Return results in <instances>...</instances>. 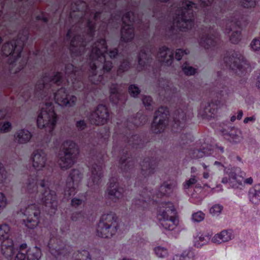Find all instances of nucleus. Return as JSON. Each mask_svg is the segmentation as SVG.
<instances>
[{
    "label": "nucleus",
    "instance_id": "1",
    "mask_svg": "<svg viewBox=\"0 0 260 260\" xmlns=\"http://www.w3.org/2000/svg\"><path fill=\"white\" fill-rule=\"evenodd\" d=\"M80 3L82 8L75 3L72 9L73 12L85 11L84 17L75 26L68 30L66 39L70 40L72 53H75L77 56H81L86 52L89 55L88 71L86 76H88L90 84H86L83 82V73L80 75L77 68L72 64L66 66L64 78L61 72H57L51 75L45 74L43 78L38 81L35 86L34 98L39 100H44L46 103L42 107L38 115L37 125L39 128H45L49 133L54 130L57 121V115L52 104L53 99L62 106H74L76 102V97L70 96L65 87H68L70 84L74 90L83 91L84 98H87L89 94L94 92L95 87L99 83L103 84V73L108 72L112 68V63L106 60V55H108L112 59L118 55L116 48L108 52L106 41L104 38L95 42L91 49L86 48L87 42L93 39L95 24L100 19L101 12L89 13L87 4L83 1Z\"/></svg>",
    "mask_w": 260,
    "mask_h": 260
},
{
    "label": "nucleus",
    "instance_id": "2",
    "mask_svg": "<svg viewBox=\"0 0 260 260\" xmlns=\"http://www.w3.org/2000/svg\"><path fill=\"white\" fill-rule=\"evenodd\" d=\"M32 166L36 170V175L30 176L23 186L24 189L31 198V202L25 210L21 209V212L25 216L23 222L26 226L34 229L38 225L41 211L39 206L48 214H55L57 206L56 196L52 190L53 184L51 175L53 172L52 165L46 163V155L42 150L35 151L31 157Z\"/></svg>",
    "mask_w": 260,
    "mask_h": 260
},
{
    "label": "nucleus",
    "instance_id": "3",
    "mask_svg": "<svg viewBox=\"0 0 260 260\" xmlns=\"http://www.w3.org/2000/svg\"><path fill=\"white\" fill-rule=\"evenodd\" d=\"M143 188L140 197L144 198L145 201L136 199L133 201L132 208L134 209H142L149 207L151 205H156V218L159 226L168 231H173L179 224V220L175 206L168 199L173 193L176 186V182L168 180L161 185L159 189L155 193L151 190L148 191L145 185L139 180L136 182V186Z\"/></svg>",
    "mask_w": 260,
    "mask_h": 260
},
{
    "label": "nucleus",
    "instance_id": "4",
    "mask_svg": "<svg viewBox=\"0 0 260 260\" xmlns=\"http://www.w3.org/2000/svg\"><path fill=\"white\" fill-rule=\"evenodd\" d=\"M192 116V110L189 109L188 106H186L183 104L178 106L172 115L170 114L168 108L160 107L155 113L152 128L155 133H160L166 128L169 118L172 119V132L180 134L179 144L182 148L188 149V146H191L190 143L192 141V136L190 133H184L185 129L183 128L187 119Z\"/></svg>",
    "mask_w": 260,
    "mask_h": 260
},
{
    "label": "nucleus",
    "instance_id": "5",
    "mask_svg": "<svg viewBox=\"0 0 260 260\" xmlns=\"http://www.w3.org/2000/svg\"><path fill=\"white\" fill-rule=\"evenodd\" d=\"M200 143H197L196 147H191L188 151L190 157L192 158H199L205 155H213L218 159L220 161H215L214 166H217L219 169L224 168L225 171L229 176V181L233 188L242 189L244 184L251 185L253 183V179L249 177L245 179L246 174L242 171L239 167H233L231 169H228L227 162L225 161V158L221 155L223 153V148L217 145L209 144L204 143L199 147Z\"/></svg>",
    "mask_w": 260,
    "mask_h": 260
},
{
    "label": "nucleus",
    "instance_id": "6",
    "mask_svg": "<svg viewBox=\"0 0 260 260\" xmlns=\"http://www.w3.org/2000/svg\"><path fill=\"white\" fill-rule=\"evenodd\" d=\"M213 0H199L200 5L203 10L204 23L207 25L205 28H201L199 35L200 45L206 49L217 48L220 43V39L216 31L208 23H217V18L223 15L226 12L225 5L222 4L218 8L215 5H212Z\"/></svg>",
    "mask_w": 260,
    "mask_h": 260
},
{
    "label": "nucleus",
    "instance_id": "7",
    "mask_svg": "<svg viewBox=\"0 0 260 260\" xmlns=\"http://www.w3.org/2000/svg\"><path fill=\"white\" fill-rule=\"evenodd\" d=\"M10 229L8 224L0 225V240L2 243L3 254L9 260H11L16 254L14 260H39L41 256V251L37 247L27 250V245L21 244L19 248L14 247L13 240L10 238Z\"/></svg>",
    "mask_w": 260,
    "mask_h": 260
},
{
    "label": "nucleus",
    "instance_id": "8",
    "mask_svg": "<svg viewBox=\"0 0 260 260\" xmlns=\"http://www.w3.org/2000/svg\"><path fill=\"white\" fill-rule=\"evenodd\" d=\"M218 79L216 81V85L211 91L210 94L215 95V98L211 102L207 103V106L203 103L201 105V108L199 111L200 114L203 118L210 119L215 118L218 108L223 106L226 102L231 98L235 92V87L229 84L225 79H222L218 75Z\"/></svg>",
    "mask_w": 260,
    "mask_h": 260
},
{
    "label": "nucleus",
    "instance_id": "9",
    "mask_svg": "<svg viewBox=\"0 0 260 260\" xmlns=\"http://www.w3.org/2000/svg\"><path fill=\"white\" fill-rule=\"evenodd\" d=\"M199 9L196 4L188 1H183L176 10L173 25L180 30L186 31L194 25V17Z\"/></svg>",
    "mask_w": 260,
    "mask_h": 260
},
{
    "label": "nucleus",
    "instance_id": "10",
    "mask_svg": "<svg viewBox=\"0 0 260 260\" xmlns=\"http://www.w3.org/2000/svg\"><path fill=\"white\" fill-rule=\"evenodd\" d=\"M129 131L124 128L122 134L119 137H121L125 143V148L122 150L123 155L120 159V167L123 172H127L131 170L134 167L135 161L132 157L128 156L127 150L131 151V149L142 148L144 146V141L142 140L141 137L138 135H134V133L129 134Z\"/></svg>",
    "mask_w": 260,
    "mask_h": 260
},
{
    "label": "nucleus",
    "instance_id": "11",
    "mask_svg": "<svg viewBox=\"0 0 260 260\" xmlns=\"http://www.w3.org/2000/svg\"><path fill=\"white\" fill-rule=\"evenodd\" d=\"M155 56L157 60L162 63H166L167 66L171 65L174 58L173 50L165 46L162 47L159 49L157 52H155L153 48L146 50L143 49L139 54L138 60V71L147 70L148 67H150L152 62L151 55Z\"/></svg>",
    "mask_w": 260,
    "mask_h": 260
},
{
    "label": "nucleus",
    "instance_id": "12",
    "mask_svg": "<svg viewBox=\"0 0 260 260\" xmlns=\"http://www.w3.org/2000/svg\"><path fill=\"white\" fill-rule=\"evenodd\" d=\"M122 26L121 30L122 41L128 42L134 37L135 26L143 36L147 33L149 27L148 23H144L139 15L132 11L125 13L121 18Z\"/></svg>",
    "mask_w": 260,
    "mask_h": 260
},
{
    "label": "nucleus",
    "instance_id": "13",
    "mask_svg": "<svg viewBox=\"0 0 260 260\" xmlns=\"http://www.w3.org/2000/svg\"><path fill=\"white\" fill-rule=\"evenodd\" d=\"M246 19L240 13L236 12L231 15L225 20H223L222 27L225 33L230 34L233 31L230 37L231 42L233 44H237L241 39V26L245 25Z\"/></svg>",
    "mask_w": 260,
    "mask_h": 260
},
{
    "label": "nucleus",
    "instance_id": "14",
    "mask_svg": "<svg viewBox=\"0 0 260 260\" xmlns=\"http://www.w3.org/2000/svg\"><path fill=\"white\" fill-rule=\"evenodd\" d=\"M223 62L226 69L233 70L238 75H244L251 70L248 61L239 51L227 53L223 58Z\"/></svg>",
    "mask_w": 260,
    "mask_h": 260
},
{
    "label": "nucleus",
    "instance_id": "15",
    "mask_svg": "<svg viewBox=\"0 0 260 260\" xmlns=\"http://www.w3.org/2000/svg\"><path fill=\"white\" fill-rule=\"evenodd\" d=\"M118 226L117 217L114 213L103 214L98 225L97 235L104 238L112 237L117 232Z\"/></svg>",
    "mask_w": 260,
    "mask_h": 260
},
{
    "label": "nucleus",
    "instance_id": "16",
    "mask_svg": "<svg viewBox=\"0 0 260 260\" xmlns=\"http://www.w3.org/2000/svg\"><path fill=\"white\" fill-rule=\"evenodd\" d=\"M63 156L60 157L58 164L61 169L66 170L71 167L76 161L79 153L77 145L71 141H67L61 145Z\"/></svg>",
    "mask_w": 260,
    "mask_h": 260
},
{
    "label": "nucleus",
    "instance_id": "17",
    "mask_svg": "<svg viewBox=\"0 0 260 260\" xmlns=\"http://www.w3.org/2000/svg\"><path fill=\"white\" fill-rule=\"evenodd\" d=\"M28 38V30H23L20 32L16 40H13L4 44L2 48V52L6 56L12 55L17 59L21 56L24 44Z\"/></svg>",
    "mask_w": 260,
    "mask_h": 260
},
{
    "label": "nucleus",
    "instance_id": "18",
    "mask_svg": "<svg viewBox=\"0 0 260 260\" xmlns=\"http://www.w3.org/2000/svg\"><path fill=\"white\" fill-rule=\"evenodd\" d=\"M89 154L92 156V160L89 162L92 182L93 185H98L102 177L104 153L102 151L98 152L96 147L90 150Z\"/></svg>",
    "mask_w": 260,
    "mask_h": 260
},
{
    "label": "nucleus",
    "instance_id": "19",
    "mask_svg": "<svg viewBox=\"0 0 260 260\" xmlns=\"http://www.w3.org/2000/svg\"><path fill=\"white\" fill-rule=\"evenodd\" d=\"M55 231L52 230L50 232V239L48 244V247L52 255L57 258H61L62 257H68L69 255L70 250L71 249L70 246L64 245L62 241L58 236H54Z\"/></svg>",
    "mask_w": 260,
    "mask_h": 260
},
{
    "label": "nucleus",
    "instance_id": "20",
    "mask_svg": "<svg viewBox=\"0 0 260 260\" xmlns=\"http://www.w3.org/2000/svg\"><path fill=\"white\" fill-rule=\"evenodd\" d=\"M82 178V174L79 170H72L67 181L64 190V197L68 199L76 193V187Z\"/></svg>",
    "mask_w": 260,
    "mask_h": 260
},
{
    "label": "nucleus",
    "instance_id": "21",
    "mask_svg": "<svg viewBox=\"0 0 260 260\" xmlns=\"http://www.w3.org/2000/svg\"><path fill=\"white\" fill-rule=\"evenodd\" d=\"M109 117V114L107 107L99 105L96 110L90 114L89 120L92 124L101 125L105 123Z\"/></svg>",
    "mask_w": 260,
    "mask_h": 260
},
{
    "label": "nucleus",
    "instance_id": "22",
    "mask_svg": "<svg viewBox=\"0 0 260 260\" xmlns=\"http://www.w3.org/2000/svg\"><path fill=\"white\" fill-rule=\"evenodd\" d=\"M108 198L113 202H121L123 197V188L119 186L117 178L112 177L110 179V184L108 188Z\"/></svg>",
    "mask_w": 260,
    "mask_h": 260
},
{
    "label": "nucleus",
    "instance_id": "23",
    "mask_svg": "<svg viewBox=\"0 0 260 260\" xmlns=\"http://www.w3.org/2000/svg\"><path fill=\"white\" fill-rule=\"evenodd\" d=\"M148 118L144 115L138 113L136 116L128 119L126 123L124 124V128L129 131V134L134 133V130L137 127L144 124L147 121Z\"/></svg>",
    "mask_w": 260,
    "mask_h": 260
},
{
    "label": "nucleus",
    "instance_id": "24",
    "mask_svg": "<svg viewBox=\"0 0 260 260\" xmlns=\"http://www.w3.org/2000/svg\"><path fill=\"white\" fill-rule=\"evenodd\" d=\"M110 100L114 104L121 105L125 103L126 96L125 93L119 92L117 84H112L110 88Z\"/></svg>",
    "mask_w": 260,
    "mask_h": 260
},
{
    "label": "nucleus",
    "instance_id": "25",
    "mask_svg": "<svg viewBox=\"0 0 260 260\" xmlns=\"http://www.w3.org/2000/svg\"><path fill=\"white\" fill-rule=\"evenodd\" d=\"M141 173L143 176H144V178L146 176L153 174L155 170L156 167V160L152 158H146L144 159L142 164H141Z\"/></svg>",
    "mask_w": 260,
    "mask_h": 260
},
{
    "label": "nucleus",
    "instance_id": "26",
    "mask_svg": "<svg viewBox=\"0 0 260 260\" xmlns=\"http://www.w3.org/2000/svg\"><path fill=\"white\" fill-rule=\"evenodd\" d=\"M235 237L233 231L231 230H223L215 234L211 239V241L215 244H219L227 242Z\"/></svg>",
    "mask_w": 260,
    "mask_h": 260
},
{
    "label": "nucleus",
    "instance_id": "27",
    "mask_svg": "<svg viewBox=\"0 0 260 260\" xmlns=\"http://www.w3.org/2000/svg\"><path fill=\"white\" fill-rule=\"evenodd\" d=\"M211 236L209 233H198L194 235L193 244L196 247L201 248L204 245L208 243Z\"/></svg>",
    "mask_w": 260,
    "mask_h": 260
},
{
    "label": "nucleus",
    "instance_id": "28",
    "mask_svg": "<svg viewBox=\"0 0 260 260\" xmlns=\"http://www.w3.org/2000/svg\"><path fill=\"white\" fill-rule=\"evenodd\" d=\"M32 135L30 132L25 129L18 131L14 135L15 141L20 144H25L29 141Z\"/></svg>",
    "mask_w": 260,
    "mask_h": 260
},
{
    "label": "nucleus",
    "instance_id": "29",
    "mask_svg": "<svg viewBox=\"0 0 260 260\" xmlns=\"http://www.w3.org/2000/svg\"><path fill=\"white\" fill-rule=\"evenodd\" d=\"M248 196L250 201L253 204L260 203V184H255L250 188Z\"/></svg>",
    "mask_w": 260,
    "mask_h": 260
},
{
    "label": "nucleus",
    "instance_id": "30",
    "mask_svg": "<svg viewBox=\"0 0 260 260\" xmlns=\"http://www.w3.org/2000/svg\"><path fill=\"white\" fill-rule=\"evenodd\" d=\"M97 5L104 7L105 12L108 13V17L111 13V10L115 7L114 0H93Z\"/></svg>",
    "mask_w": 260,
    "mask_h": 260
},
{
    "label": "nucleus",
    "instance_id": "31",
    "mask_svg": "<svg viewBox=\"0 0 260 260\" xmlns=\"http://www.w3.org/2000/svg\"><path fill=\"white\" fill-rule=\"evenodd\" d=\"M160 87L164 90L165 96L173 97L176 92V89L173 88L172 84L168 80H163L160 83Z\"/></svg>",
    "mask_w": 260,
    "mask_h": 260
},
{
    "label": "nucleus",
    "instance_id": "32",
    "mask_svg": "<svg viewBox=\"0 0 260 260\" xmlns=\"http://www.w3.org/2000/svg\"><path fill=\"white\" fill-rule=\"evenodd\" d=\"M224 137L233 143H238L242 139L241 134L237 128H233L230 130L228 135H224Z\"/></svg>",
    "mask_w": 260,
    "mask_h": 260
},
{
    "label": "nucleus",
    "instance_id": "33",
    "mask_svg": "<svg viewBox=\"0 0 260 260\" xmlns=\"http://www.w3.org/2000/svg\"><path fill=\"white\" fill-rule=\"evenodd\" d=\"M202 190V188L200 184H197L196 185L195 189H194V191L196 192H193L191 194V202L195 204H200L202 198V197L199 195V194L201 192V191Z\"/></svg>",
    "mask_w": 260,
    "mask_h": 260
},
{
    "label": "nucleus",
    "instance_id": "34",
    "mask_svg": "<svg viewBox=\"0 0 260 260\" xmlns=\"http://www.w3.org/2000/svg\"><path fill=\"white\" fill-rule=\"evenodd\" d=\"M10 181V179L5 171L4 166L0 162V184L3 186H7Z\"/></svg>",
    "mask_w": 260,
    "mask_h": 260
},
{
    "label": "nucleus",
    "instance_id": "35",
    "mask_svg": "<svg viewBox=\"0 0 260 260\" xmlns=\"http://www.w3.org/2000/svg\"><path fill=\"white\" fill-rule=\"evenodd\" d=\"M73 257L74 260H91L89 252L86 250L74 253Z\"/></svg>",
    "mask_w": 260,
    "mask_h": 260
},
{
    "label": "nucleus",
    "instance_id": "36",
    "mask_svg": "<svg viewBox=\"0 0 260 260\" xmlns=\"http://www.w3.org/2000/svg\"><path fill=\"white\" fill-rule=\"evenodd\" d=\"M156 255L159 257H166L168 255V250L167 248L161 247L157 246L154 249Z\"/></svg>",
    "mask_w": 260,
    "mask_h": 260
},
{
    "label": "nucleus",
    "instance_id": "37",
    "mask_svg": "<svg viewBox=\"0 0 260 260\" xmlns=\"http://www.w3.org/2000/svg\"><path fill=\"white\" fill-rule=\"evenodd\" d=\"M130 68V63L127 59L124 60L121 63L117 71V75L120 76L124 72L127 71Z\"/></svg>",
    "mask_w": 260,
    "mask_h": 260
},
{
    "label": "nucleus",
    "instance_id": "38",
    "mask_svg": "<svg viewBox=\"0 0 260 260\" xmlns=\"http://www.w3.org/2000/svg\"><path fill=\"white\" fill-rule=\"evenodd\" d=\"M223 210V206L219 204H215L209 210V212L212 215H218Z\"/></svg>",
    "mask_w": 260,
    "mask_h": 260
},
{
    "label": "nucleus",
    "instance_id": "39",
    "mask_svg": "<svg viewBox=\"0 0 260 260\" xmlns=\"http://www.w3.org/2000/svg\"><path fill=\"white\" fill-rule=\"evenodd\" d=\"M182 71L186 75H192L195 74L196 69L189 66L186 62L182 67Z\"/></svg>",
    "mask_w": 260,
    "mask_h": 260
},
{
    "label": "nucleus",
    "instance_id": "40",
    "mask_svg": "<svg viewBox=\"0 0 260 260\" xmlns=\"http://www.w3.org/2000/svg\"><path fill=\"white\" fill-rule=\"evenodd\" d=\"M84 214V213L82 212L73 213L72 216V220L73 221H78L85 218L90 220V216H89L88 214H86L85 216Z\"/></svg>",
    "mask_w": 260,
    "mask_h": 260
},
{
    "label": "nucleus",
    "instance_id": "41",
    "mask_svg": "<svg viewBox=\"0 0 260 260\" xmlns=\"http://www.w3.org/2000/svg\"><path fill=\"white\" fill-rule=\"evenodd\" d=\"M241 6L244 8L254 7L256 5L255 0H238Z\"/></svg>",
    "mask_w": 260,
    "mask_h": 260
},
{
    "label": "nucleus",
    "instance_id": "42",
    "mask_svg": "<svg viewBox=\"0 0 260 260\" xmlns=\"http://www.w3.org/2000/svg\"><path fill=\"white\" fill-rule=\"evenodd\" d=\"M205 214L202 211H198L192 215V219L194 221L200 222L205 218Z\"/></svg>",
    "mask_w": 260,
    "mask_h": 260
},
{
    "label": "nucleus",
    "instance_id": "43",
    "mask_svg": "<svg viewBox=\"0 0 260 260\" xmlns=\"http://www.w3.org/2000/svg\"><path fill=\"white\" fill-rule=\"evenodd\" d=\"M142 101L146 108L148 110L152 109L151 103L152 102V98L150 96H145L142 99Z\"/></svg>",
    "mask_w": 260,
    "mask_h": 260
},
{
    "label": "nucleus",
    "instance_id": "44",
    "mask_svg": "<svg viewBox=\"0 0 260 260\" xmlns=\"http://www.w3.org/2000/svg\"><path fill=\"white\" fill-rule=\"evenodd\" d=\"M140 90L138 87L135 85H131L128 87V92L131 96L136 97L140 93Z\"/></svg>",
    "mask_w": 260,
    "mask_h": 260
},
{
    "label": "nucleus",
    "instance_id": "45",
    "mask_svg": "<svg viewBox=\"0 0 260 260\" xmlns=\"http://www.w3.org/2000/svg\"><path fill=\"white\" fill-rule=\"evenodd\" d=\"M250 46L251 48L254 51L260 49V38L253 39L251 43Z\"/></svg>",
    "mask_w": 260,
    "mask_h": 260
},
{
    "label": "nucleus",
    "instance_id": "46",
    "mask_svg": "<svg viewBox=\"0 0 260 260\" xmlns=\"http://www.w3.org/2000/svg\"><path fill=\"white\" fill-rule=\"evenodd\" d=\"M196 182L197 180L195 177L193 176L184 183V187L186 189L191 188L194 184L196 183Z\"/></svg>",
    "mask_w": 260,
    "mask_h": 260
},
{
    "label": "nucleus",
    "instance_id": "47",
    "mask_svg": "<svg viewBox=\"0 0 260 260\" xmlns=\"http://www.w3.org/2000/svg\"><path fill=\"white\" fill-rule=\"evenodd\" d=\"M184 54H187V51H183L182 49H177L176 51L175 58L177 60H179L181 59Z\"/></svg>",
    "mask_w": 260,
    "mask_h": 260
},
{
    "label": "nucleus",
    "instance_id": "48",
    "mask_svg": "<svg viewBox=\"0 0 260 260\" xmlns=\"http://www.w3.org/2000/svg\"><path fill=\"white\" fill-rule=\"evenodd\" d=\"M11 128V124L9 122H5L2 126L1 131L3 133L9 132Z\"/></svg>",
    "mask_w": 260,
    "mask_h": 260
},
{
    "label": "nucleus",
    "instance_id": "49",
    "mask_svg": "<svg viewBox=\"0 0 260 260\" xmlns=\"http://www.w3.org/2000/svg\"><path fill=\"white\" fill-rule=\"evenodd\" d=\"M76 126L78 130L81 131L85 128L86 127V123L84 120H79L77 121Z\"/></svg>",
    "mask_w": 260,
    "mask_h": 260
},
{
    "label": "nucleus",
    "instance_id": "50",
    "mask_svg": "<svg viewBox=\"0 0 260 260\" xmlns=\"http://www.w3.org/2000/svg\"><path fill=\"white\" fill-rule=\"evenodd\" d=\"M83 201L82 200L74 198L72 200V206L75 208H77L79 206L82 205Z\"/></svg>",
    "mask_w": 260,
    "mask_h": 260
},
{
    "label": "nucleus",
    "instance_id": "51",
    "mask_svg": "<svg viewBox=\"0 0 260 260\" xmlns=\"http://www.w3.org/2000/svg\"><path fill=\"white\" fill-rule=\"evenodd\" d=\"M7 204V200L4 194L0 192V209L4 208Z\"/></svg>",
    "mask_w": 260,
    "mask_h": 260
},
{
    "label": "nucleus",
    "instance_id": "52",
    "mask_svg": "<svg viewBox=\"0 0 260 260\" xmlns=\"http://www.w3.org/2000/svg\"><path fill=\"white\" fill-rule=\"evenodd\" d=\"M203 166L205 170V171L203 173V177L205 179H208L209 177L210 172H211V170L209 169H208V168H209V166H207L204 164L203 165Z\"/></svg>",
    "mask_w": 260,
    "mask_h": 260
},
{
    "label": "nucleus",
    "instance_id": "53",
    "mask_svg": "<svg viewBox=\"0 0 260 260\" xmlns=\"http://www.w3.org/2000/svg\"><path fill=\"white\" fill-rule=\"evenodd\" d=\"M255 120V118L254 116L247 117H246L244 120V122L245 123H247L249 122H254Z\"/></svg>",
    "mask_w": 260,
    "mask_h": 260
},
{
    "label": "nucleus",
    "instance_id": "54",
    "mask_svg": "<svg viewBox=\"0 0 260 260\" xmlns=\"http://www.w3.org/2000/svg\"><path fill=\"white\" fill-rule=\"evenodd\" d=\"M256 86L260 89V73L256 78Z\"/></svg>",
    "mask_w": 260,
    "mask_h": 260
},
{
    "label": "nucleus",
    "instance_id": "55",
    "mask_svg": "<svg viewBox=\"0 0 260 260\" xmlns=\"http://www.w3.org/2000/svg\"><path fill=\"white\" fill-rule=\"evenodd\" d=\"M37 19L38 20H42L44 22H47V21H48L47 18L46 17L44 16V15H42V16H38L37 17Z\"/></svg>",
    "mask_w": 260,
    "mask_h": 260
},
{
    "label": "nucleus",
    "instance_id": "56",
    "mask_svg": "<svg viewBox=\"0 0 260 260\" xmlns=\"http://www.w3.org/2000/svg\"><path fill=\"white\" fill-rule=\"evenodd\" d=\"M6 114V111L4 110H0V120L5 118Z\"/></svg>",
    "mask_w": 260,
    "mask_h": 260
},
{
    "label": "nucleus",
    "instance_id": "57",
    "mask_svg": "<svg viewBox=\"0 0 260 260\" xmlns=\"http://www.w3.org/2000/svg\"><path fill=\"white\" fill-rule=\"evenodd\" d=\"M243 116V112L242 110H239L238 112V115L237 118L239 120L241 119Z\"/></svg>",
    "mask_w": 260,
    "mask_h": 260
},
{
    "label": "nucleus",
    "instance_id": "58",
    "mask_svg": "<svg viewBox=\"0 0 260 260\" xmlns=\"http://www.w3.org/2000/svg\"><path fill=\"white\" fill-rule=\"evenodd\" d=\"M109 23H110V22H107L105 20H103V24H104V27H106Z\"/></svg>",
    "mask_w": 260,
    "mask_h": 260
},
{
    "label": "nucleus",
    "instance_id": "59",
    "mask_svg": "<svg viewBox=\"0 0 260 260\" xmlns=\"http://www.w3.org/2000/svg\"><path fill=\"white\" fill-rule=\"evenodd\" d=\"M23 96L24 97V99H26V98L28 99V98H30L31 96L28 94V93L27 92V94H24V95H23Z\"/></svg>",
    "mask_w": 260,
    "mask_h": 260
},
{
    "label": "nucleus",
    "instance_id": "60",
    "mask_svg": "<svg viewBox=\"0 0 260 260\" xmlns=\"http://www.w3.org/2000/svg\"><path fill=\"white\" fill-rule=\"evenodd\" d=\"M236 119V117L235 116H233L231 118V121L232 122H234Z\"/></svg>",
    "mask_w": 260,
    "mask_h": 260
},
{
    "label": "nucleus",
    "instance_id": "61",
    "mask_svg": "<svg viewBox=\"0 0 260 260\" xmlns=\"http://www.w3.org/2000/svg\"><path fill=\"white\" fill-rule=\"evenodd\" d=\"M236 159H237V160H239V161H240L241 160V158H240L239 156H236Z\"/></svg>",
    "mask_w": 260,
    "mask_h": 260
},
{
    "label": "nucleus",
    "instance_id": "62",
    "mask_svg": "<svg viewBox=\"0 0 260 260\" xmlns=\"http://www.w3.org/2000/svg\"><path fill=\"white\" fill-rule=\"evenodd\" d=\"M160 2H167L169 1V0H158Z\"/></svg>",
    "mask_w": 260,
    "mask_h": 260
},
{
    "label": "nucleus",
    "instance_id": "63",
    "mask_svg": "<svg viewBox=\"0 0 260 260\" xmlns=\"http://www.w3.org/2000/svg\"><path fill=\"white\" fill-rule=\"evenodd\" d=\"M73 15V13L71 12L70 14V17L72 18Z\"/></svg>",
    "mask_w": 260,
    "mask_h": 260
},
{
    "label": "nucleus",
    "instance_id": "64",
    "mask_svg": "<svg viewBox=\"0 0 260 260\" xmlns=\"http://www.w3.org/2000/svg\"><path fill=\"white\" fill-rule=\"evenodd\" d=\"M92 185L90 183H89V182L88 183V186H92Z\"/></svg>",
    "mask_w": 260,
    "mask_h": 260
}]
</instances>
